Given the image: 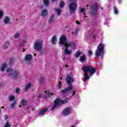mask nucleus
<instances>
[{
    "instance_id": "obj_1",
    "label": "nucleus",
    "mask_w": 127,
    "mask_h": 127,
    "mask_svg": "<svg viewBox=\"0 0 127 127\" xmlns=\"http://www.w3.org/2000/svg\"><path fill=\"white\" fill-rule=\"evenodd\" d=\"M82 70L84 73V78L85 81H87L90 79V76L95 74L96 68L92 67L91 66H84L82 67ZM88 73H90L89 76L88 75Z\"/></svg>"
},
{
    "instance_id": "obj_2",
    "label": "nucleus",
    "mask_w": 127,
    "mask_h": 127,
    "mask_svg": "<svg viewBox=\"0 0 127 127\" xmlns=\"http://www.w3.org/2000/svg\"><path fill=\"white\" fill-rule=\"evenodd\" d=\"M104 53V44L100 43L99 44L97 49L96 51L95 55L97 58H99L102 54Z\"/></svg>"
},
{
    "instance_id": "obj_3",
    "label": "nucleus",
    "mask_w": 127,
    "mask_h": 127,
    "mask_svg": "<svg viewBox=\"0 0 127 127\" xmlns=\"http://www.w3.org/2000/svg\"><path fill=\"white\" fill-rule=\"evenodd\" d=\"M69 12L70 14H72L75 12L76 9H77V2H71L69 6Z\"/></svg>"
},
{
    "instance_id": "obj_4",
    "label": "nucleus",
    "mask_w": 127,
    "mask_h": 127,
    "mask_svg": "<svg viewBox=\"0 0 127 127\" xmlns=\"http://www.w3.org/2000/svg\"><path fill=\"white\" fill-rule=\"evenodd\" d=\"M34 48L35 50L39 51L42 49V41L38 40L35 42Z\"/></svg>"
},
{
    "instance_id": "obj_5",
    "label": "nucleus",
    "mask_w": 127,
    "mask_h": 127,
    "mask_svg": "<svg viewBox=\"0 0 127 127\" xmlns=\"http://www.w3.org/2000/svg\"><path fill=\"white\" fill-rule=\"evenodd\" d=\"M62 100L60 98H57L54 103V106L51 108L52 111H54L58 106H61L62 105Z\"/></svg>"
},
{
    "instance_id": "obj_6",
    "label": "nucleus",
    "mask_w": 127,
    "mask_h": 127,
    "mask_svg": "<svg viewBox=\"0 0 127 127\" xmlns=\"http://www.w3.org/2000/svg\"><path fill=\"white\" fill-rule=\"evenodd\" d=\"M18 75H19V72L16 70H15L8 74V76L11 77L13 79H16V78L18 77Z\"/></svg>"
},
{
    "instance_id": "obj_7",
    "label": "nucleus",
    "mask_w": 127,
    "mask_h": 127,
    "mask_svg": "<svg viewBox=\"0 0 127 127\" xmlns=\"http://www.w3.org/2000/svg\"><path fill=\"white\" fill-rule=\"evenodd\" d=\"M65 81L68 86H72V83L74 82V78L70 75H67L65 78Z\"/></svg>"
},
{
    "instance_id": "obj_8",
    "label": "nucleus",
    "mask_w": 127,
    "mask_h": 127,
    "mask_svg": "<svg viewBox=\"0 0 127 127\" xmlns=\"http://www.w3.org/2000/svg\"><path fill=\"white\" fill-rule=\"evenodd\" d=\"M60 42L62 45L67 44V38L65 36H62L60 38Z\"/></svg>"
},
{
    "instance_id": "obj_9",
    "label": "nucleus",
    "mask_w": 127,
    "mask_h": 127,
    "mask_svg": "<svg viewBox=\"0 0 127 127\" xmlns=\"http://www.w3.org/2000/svg\"><path fill=\"white\" fill-rule=\"evenodd\" d=\"M70 114H71V108H70V107H67L63 111V115H64V116H68L70 115Z\"/></svg>"
},
{
    "instance_id": "obj_10",
    "label": "nucleus",
    "mask_w": 127,
    "mask_h": 127,
    "mask_svg": "<svg viewBox=\"0 0 127 127\" xmlns=\"http://www.w3.org/2000/svg\"><path fill=\"white\" fill-rule=\"evenodd\" d=\"M73 90V86H68L66 88H65L64 90H62L60 91L61 93H62L63 95L64 94H66L67 92Z\"/></svg>"
},
{
    "instance_id": "obj_11",
    "label": "nucleus",
    "mask_w": 127,
    "mask_h": 127,
    "mask_svg": "<svg viewBox=\"0 0 127 127\" xmlns=\"http://www.w3.org/2000/svg\"><path fill=\"white\" fill-rule=\"evenodd\" d=\"M93 6H94V8L91 9V14L96 15L97 14V11L98 10V5L97 4H94Z\"/></svg>"
},
{
    "instance_id": "obj_12",
    "label": "nucleus",
    "mask_w": 127,
    "mask_h": 127,
    "mask_svg": "<svg viewBox=\"0 0 127 127\" xmlns=\"http://www.w3.org/2000/svg\"><path fill=\"white\" fill-rule=\"evenodd\" d=\"M15 62V59L12 57H11L9 61H8V64L10 66H13L14 64V62Z\"/></svg>"
},
{
    "instance_id": "obj_13",
    "label": "nucleus",
    "mask_w": 127,
    "mask_h": 127,
    "mask_svg": "<svg viewBox=\"0 0 127 127\" xmlns=\"http://www.w3.org/2000/svg\"><path fill=\"white\" fill-rule=\"evenodd\" d=\"M39 83H40L41 85H44V84H45V77L43 76H40Z\"/></svg>"
},
{
    "instance_id": "obj_14",
    "label": "nucleus",
    "mask_w": 127,
    "mask_h": 127,
    "mask_svg": "<svg viewBox=\"0 0 127 127\" xmlns=\"http://www.w3.org/2000/svg\"><path fill=\"white\" fill-rule=\"evenodd\" d=\"M48 14V11L47 10V9H43L41 13V15L43 17H46Z\"/></svg>"
},
{
    "instance_id": "obj_15",
    "label": "nucleus",
    "mask_w": 127,
    "mask_h": 127,
    "mask_svg": "<svg viewBox=\"0 0 127 127\" xmlns=\"http://www.w3.org/2000/svg\"><path fill=\"white\" fill-rule=\"evenodd\" d=\"M45 93L46 94L45 97L47 99H48V98H50L51 96H53V93H51V92L50 91L46 90L45 91Z\"/></svg>"
},
{
    "instance_id": "obj_16",
    "label": "nucleus",
    "mask_w": 127,
    "mask_h": 127,
    "mask_svg": "<svg viewBox=\"0 0 127 127\" xmlns=\"http://www.w3.org/2000/svg\"><path fill=\"white\" fill-rule=\"evenodd\" d=\"M32 59H33L32 55H31V54H27L25 57V60L26 61H31Z\"/></svg>"
},
{
    "instance_id": "obj_17",
    "label": "nucleus",
    "mask_w": 127,
    "mask_h": 127,
    "mask_svg": "<svg viewBox=\"0 0 127 127\" xmlns=\"http://www.w3.org/2000/svg\"><path fill=\"white\" fill-rule=\"evenodd\" d=\"M47 111H48V108H44L43 109H42L39 113V116H43V114H44V113H46V112H47Z\"/></svg>"
},
{
    "instance_id": "obj_18",
    "label": "nucleus",
    "mask_w": 127,
    "mask_h": 127,
    "mask_svg": "<svg viewBox=\"0 0 127 127\" xmlns=\"http://www.w3.org/2000/svg\"><path fill=\"white\" fill-rule=\"evenodd\" d=\"M31 87V83H29L27 84L24 88V91L25 92H27L29 89Z\"/></svg>"
},
{
    "instance_id": "obj_19",
    "label": "nucleus",
    "mask_w": 127,
    "mask_h": 127,
    "mask_svg": "<svg viewBox=\"0 0 127 127\" xmlns=\"http://www.w3.org/2000/svg\"><path fill=\"white\" fill-rule=\"evenodd\" d=\"M7 64L3 63L2 64L0 70L2 72H3V71H4V70H5V68H7Z\"/></svg>"
},
{
    "instance_id": "obj_20",
    "label": "nucleus",
    "mask_w": 127,
    "mask_h": 127,
    "mask_svg": "<svg viewBox=\"0 0 127 127\" xmlns=\"http://www.w3.org/2000/svg\"><path fill=\"white\" fill-rule=\"evenodd\" d=\"M79 61L84 63L86 61V55L84 54L80 57L79 59Z\"/></svg>"
},
{
    "instance_id": "obj_21",
    "label": "nucleus",
    "mask_w": 127,
    "mask_h": 127,
    "mask_svg": "<svg viewBox=\"0 0 127 127\" xmlns=\"http://www.w3.org/2000/svg\"><path fill=\"white\" fill-rule=\"evenodd\" d=\"M10 19L9 17L6 16L4 19V24H7V23H10Z\"/></svg>"
},
{
    "instance_id": "obj_22",
    "label": "nucleus",
    "mask_w": 127,
    "mask_h": 127,
    "mask_svg": "<svg viewBox=\"0 0 127 127\" xmlns=\"http://www.w3.org/2000/svg\"><path fill=\"white\" fill-rule=\"evenodd\" d=\"M10 43L8 41H7L5 43V44L3 45V49H7L8 48V46H9Z\"/></svg>"
},
{
    "instance_id": "obj_23",
    "label": "nucleus",
    "mask_w": 127,
    "mask_h": 127,
    "mask_svg": "<svg viewBox=\"0 0 127 127\" xmlns=\"http://www.w3.org/2000/svg\"><path fill=\"white\" fill-rule=\"evenodd\" d=\"M20 105H21V106H22L23 107H24V106H26V105H27V101L23 99L20 102Z\"/></svg>"
},
{
    "instance_id": "obj_24",
    "label": "nucleus",
    "mask_w": 127,
    "mask_h": 127,
    "mask_svg": "<svg viewBox=\"0 0 127 127\" xmlns=\"http://www.w3.org/2000/svg\"><path fill=\"white\" fill-rule=\"evenodd\" d=\"M68 45L69 47H71L72 49H74V48H76V44L74 42L70 43Z\"/></svg>"
},
{
    "instance_id": "obj_25",
    "label": "nucleus",
    "mask_w": 127,
    "mask_h": 127,
    "mask_svg": "<svg viewBox=\"0 0 127 127\" xmlns=\"http://www.w3.org/2000/svg\"><path fill=\"white\" fill-rule=\"evenodd\" d=\"M54 19V15H52V16L50 17L48 22L49 23H53V20Z\"/></svg>"
},
{
    "instance_id": "obj_26",
    "label": "nucleus",
    "mask_w": 127,
    "mask_h": 127,
    "mask_svg": "<svg viewBox=\"0 0 127 127\" xmlns=\"http://www.w3.org/2000/svg\"><path fill=\"white\" fill-rule=\"evenodd\" d=\"M44 4L46 5V6H48L49 4H50V2L49 0H43Z\"/></svg>"
},
{
    "instance_id": "obj_27",
    "label": "nucleus",
    "mask_w": 127,
    "mask_h": 127,
    "mask_svg": "<svg viewBox=\"0 0 127 127\" xmlns=\"http://www.w3.org/2000/svg\"><path fill=\"white\" fill-rule=\"evenodd\" d=\"M82 54V53L80 52V51H78L76 52V53L75 54V58H78Z\"/></svg>"
},
{
    "instance_id": "obj_28",
    "label": "nucleus",
    "mask_w": 127,
    "mask_h": 127,
    "mask_svg": "<svg viewBox=\"0 0 127 127\" xmlns=\"http://www.w3.org/2000/svg\"><path fill=\"white\" fill-rule=\"evenodd\" d=\"M56 11L57 12L58 15H61L62 14V10L60 8L56 9Z\"/></svg>"
},
{
    "instance_id": "obj_29",
    "label": "nucleus",
    "mask_w": 127,
    "mask_h": 127,
    "mask_svg": "<svg viewBox=\"0 0 127 127\" xmlns=\"http://www.w3.org/2000/svg\"><path fill=\"white\" fill-rule=\"evenodd\" d=\"M56 36H54L53 38H52V44H54V45H55V44H56Z\"/></svg>"
},
{
    "instance_id": "obj_30",
    "label": "nucleus",
    "mask_w": 127,
    "mask_h": 127,
    "mask_svg": "<svg viewBox=\"0 0 127 127\" xmlns=\"http://www.w3.org/2000/svg\"><path fill=\"white\" fill-rule=\"evenodd\" d=\"M64 53L66 54V55H70V54H72V52L71 51L67 50L66 51H64Z\"/></svg>"
},
{
    "instance_id": "obj_31",
    "label": "nucleus",
    "mask_w": 127,
    "mask_h": 127,
    "mask_svg": "<svg viewBox=\"0 0 127 127\" xmlns=\"http://www.w3.org/2000/svg\"><path fill=\"white\" fill-rule=\"evenodd\" d=\"M64 6L65 2H64V1H61L60 3V7H61V8H63V7H64Z\"/></svg>"
},
{
    "instance_id": "obj_32",
    "label": "nucleus",
    "mask_w": 127,
    "mask_h": 127,
    "mask_svg": "<svg viewBox=\"0 0 127 127\" xmlns=\"http://www.w3.org/2000/svg\"><path fill=\"white\" fill-rule=\"evenodd\" d=\"M114 11L115 14H119V10L116 6H114Z\"/></svg>"
},
{
    "instance_id": "obj_33",
    "label": "nucleus",
    "mask_w": 127,
    "mask_h": 127,
    "mask_svg": "<svg viewBox=\"0 0 127 127\" xmlns=\"http://www.w3.org/2000/svg\"><path fill=\"white\" fill-rule=\"evenodd\" d=\"M64 45V47L65 48L64 51H66L67 50H68V49H69V47H70V46H69V44L68 45V44H65Z\"/></svg>"
},
{
    "instance_id": "obj_34",
    "label": "nucleus",
    "mask_w": 127,
    "mask_h": 127,
    "mask_svg": "<svg viewBox=\"0 0 127 127\" xmlns=\"http://www.w3.org/2000/svg\"><path fill=\"white\" fill-rule=\"evenodd\" d=\"M15 99V97L13 96H10L9 97V101H13Z\"/></svg>"
},
{
    "instance_id": "obj_35",
    "label": "nucleus",
    "mask_w": 127,
    "mask_h": 127,
    "mask_svg": "<svg viewBox=\"0 0 127 127\" xmlns=\"http://www.w3.org/2000/svg\"><path fill=\"white\" fill-rule=\"evenodd\" d=\"M15 105H16V101H14L13 103L11 104V108H14Z\"/></svg>"
},
{
    "instance_id": "obj_36",
    "label": "nucleus",
    "mask_w": 127,
    "mask_h": 127,
    "mask_svg": "<svg viewBox=\"0 0 127 127\" xmlns=\"http://www.w3.org/2000/svg\"><path fill=\"white\" fill-rule=\"evenodd\" d=\"M78 29H76L74 31V34L75 35L74 36L75 37H77L78 36Z\"/></svg>"
},
{
    "instance_id": "obj_37",
    "label": "nucleus",
    "mask_w": 127,
    "mask_h": 127,
    "mask_svg": "<svg viewBox=\"0 0 127 127\" xmlns=\"http://www.w3.org/2000/svg\"><path fill=\"white\" fill-rule=\"evenodd\" d=\"M15 38H19V33H16L14 35Z\"/></svg>"
},
{
    "instance_id": "obj_38",
    "label": "nucleus",
    "mask_w": 127,
    "mask_h": 127,
    "mask_svg": "<svg viewBox=\"0 0 127 127\" xmlns=\"http://www.w3.org/2000/svg\"><path fill=\"white\" fill-rule=\"evenodd\" d=\"M61 88H62V82L59 81V89H61Z\"/></svg>"
},
{
    "instance_id": "obj_39",
    "label": "nucleus",
    "mask_w": 127,
    "mask_h": 127,
    "mask_svg": "<svg viewBox=\"0 0 127 127\" xmlns=\"http://www.w3.org/2000/svg\"><path fill=\"white\" fill-rule=\"evenodd\" d=\"M86 9H85L84 8H80V12H81V13H83V12H85V11H86Z\"/></svg>"
},
{
    "instance_id": "obj_40",
    "label": "nucleus",
    "mask_w": 127,
    "mask_h": 127,
    "mask_svg": "<svg viewBox=\"0 0 127 127\" xmlns=\"http://www.w3.org/2000/svg\"><path fill=\"white\" fill-rule=\"evenodd\" d=\"M15 92L17 94H20V89H19V88H16V90H15Z\"/></svg>"
},
{
    "instance_id": "obj_41",
    "label": "nucleus",
    "mask_w": 127,
    "mask_h": 127,
    "mask_svg": "<svg viewBox=\"0 0 127 127\" xmlns=\"http://www.w3.org/2000/svg\"><path fill=\"white\" fill-rule=\"evenodd\" d=\"M12 70H13V69H12V68H11V69L8 68V69H7L6 72H7V73H9V72H12Z\"/></svg>"
},
{
    "instance_id": "obj_42",
    "label": "nucleus",
    "mask_w": 127,
    "mask_h": 127,
    "mask_svg": "<svg viewBox=\"0 0 127 127\" xmlns=\"http://www.w3.org/2000/svg\"><path fill=\"white\" fill-rule=\"evenodd\" d=\"M3 16V12L0 11V18H1Z\"/></svg>"
},
{
    "instance_id": "obj_43",
    "label": "nucleus",
    "mask_w": 127,
    "mask_h": 127,
    "mask_svg": "<svg viewBox=\"0 0 127 127\" xmlns=\"http://www.w3.org/2000/svg\"><path fill=\"white\" fill-rule=\"evenodd\" d=\"M93 54V53L92 52V51H89L88 52V55L89 56H91V55Z\"/></svg>"
},
{
    "instance_id": "obj_44",
    "label": "nucleus",
    "mask_w": 127,
    "mask_h": 127,
    "mask_svg": "<svg viewBox=\"0 0 127 127\" xmlns=\"http://www.w3.org/2000/svg\"><path fill=\"white\" fill-rule=\"evenodd\" d=\"M70 98H66L64 100H65V102L66 103H68L69 102V100H70Z\"/></svg>"
},
{
    "instance_id": "obj_45",
    "label": "nucleus",
    "mask_w": 127,
    "mask_h": 127,
    "mask_svg": "<svg viewBox=\"0 0 127 127\" xmlns=\"http://www.w3.org/2000/svg\"><path fill=\"white\" fill-rule=\"evenodd\" d=\"M66 103H67L66 102V101L64 100H62V105H63V104H66Z\"/></svg>"
},
{
    "instance_id": "obj_46",
    "label": "nucleus",
    "mask_w": 127,
    "mask_h": 127,
    "mask_svg": "<svg viewBox=\"0 0 127 127\" xmlns=\"http://www.w3.org/2000/svg\"><path fill=\"white\" fill-rule=\"evenodd\" d=\"M76 24H77L78 25H80V24H81V23H80V22H79V21L77 20L76 21Z\"/></svg>"
},
{
    "instance_id": "obj_47",
    "label": "nucleus",
    "mask_w": 127,
    "mask_h": 127,
    "mask_svg": "<svg viewBox=\"0 0 127 127\" xmlns=\"http://www.w3.org/2000/svg\"><path fill=\"white\" fill-rule=\"evenodd\" d=\"M70 2H76V0H69Z\"/></svg>"
},
{
    "instance_id": "obj_48",
    "label": "nucleus",
    "mask_w": 127,
    "mask_h": 127,
    "mask_svg": "<svg viewBox=\"0 0 127 127\" xmlns=\"http://www.w3.org/2000/svg\"><path fill=\"white\" fill-rule=\"evenodd\" d=\"M76 95V92L74 91H72V96H75Z\"/></svg>"
},
{
    "instance_id": "obj_49",
    "label": "nucleus",
    "mask_w": 127,
    "mask_h": 127,
    "mask_svg": "<svg viewBox=\"0 0 127 127\" xmlns=\"http://www.w3.org/2000/svg\"><path fill=\"white\" fill-rule=\"evenodd\" d=\"M8 119V116H7V115H6L5 116V121H6V120H7Z\"/></svg>"
},
{
    "instance_id": "obj_50",
    "label": "nucleus",
    "mask_w": 127,
    "mask_h": 127,
    "mask_svg": "<svg viewBox=\"0 0 127 127\" xmlns=\"http://www.w3.org/2000/svg\"><path fill=\"white\" fill-rule=\"evenodd\" d=\"M42 97V95L41 94H40L39 96H38V98L39 99H41V98Z\"/></svg>"
},
{
    "instance_id": "obj_51",
    "label": "nucleus",
    "mask_w": 127,
    "mask_h": 127,
    "mask_svg": "<svg viewBox=\"0 0 127 127\" xmlns=\"http://www.w3.org/2000/svg\"><path fill=\"white\" fill-rule=\"evenodd\" d=\"M25 49H23L22 52H25Z\"/></svg>"
},
{
    "instance_id": "obj_52",
    "label": "nucleus",
    "mask_w": 127,
    "mask_h": 127,
    "mask_svg": "<svg viewBox=\"0 0 127 127\" xmlns=\"http://www.w3.org/2000/svg\"><path fill=\"white\" fill-rule=\"evenodd\" d=\"M1 109H4V106H2V107H1Z\"/></svg>"
},
{
    "instance_id": "obj_53",
    "label": "nucleus",
    "mask_w": 127,
    "mask_h": 127,
    "mask_svg": "<svg viewBox=\"0 0 127 127\" xmlns=\"http://www.w3.org/2000/svg\"><path fill=\"white\" fill-rule=\"evenodd\" d=\"M65 67H66V68H68V64H66V65H65Z\"/></svg>"
},
{
    "instance_id": "obj_54",
    "label": "nucleus",
    "mask_w": 127,
    "mask_h": 127,
    "mask_svg": "<svg viewBox=\"0 0 127 127\" xmlns=\"http://www.w3.org/2000/svg\"><path fill=\"white\" fill-rule=\"evenodd\" d=\"M60 80H62V77H60Z\"/></svg>"
},
{
    "instance_id": "obj_55",
    "label": "nucleus",
    "mask_w": 127,
    "mask_h": 127,
    "mask_svg": "<svg viewBox=\"0 0 127 127\" xmlns=\"http://www.w3.org/2000/svg\"><path fill=\"white\" fill-rule=\"evenodd\" d=\"M83 13L84 15H86V13H85V12H83Z\"/></svg>"
},
{
    "instance_id": "obj_56",
    "label": "nucleus",
    "mask_w": 127,
    "mask_h": 127,
    "mask_svg": "<svg viewBox=\"0 0 127 127\" xmlns=\"http://www.w3.org/2000/svg\"><path fill=\"white\" fill-rule=\"evenodd\" d=\"M53 1H57V0H52Z\"/></svg>"
},
{
    "instance_id": "obj_57",
    "label": "nucleus",
    "mask_w": 127,
    "mask_h": 127,
    "mask_svg": "<svg viewBox=\"0 0 127 127\" xmlns=\"http://www.w3.org/2000/svg\"><path fill=\"white\" fill-rule=\"evenodd\" d=\"M19 108H21L22 106H20V105H19Z\"/></svg>"
},
{
    "instance_id": "obj_58",
    "label": "nucleus",
    "mask_w": 127,
    "mask_h": 127,
    "mask_svg": "<svg viewBox=\"0 0 127 127\" xmlns=\"http://www.w3.org/2000/svg\"><path fill=\"white\" fill-rule=\"evenodd\" d=\"M1 113V110H0V115Z\"/></svg>"
},
{
    "instance_id": "obj_59",
    "label": "nucleus",
    "mask_w": 127,
    "mask_h": 127,
    "mask_svg": "<svg viewBox=\"0 0 127 127\" xmlns=\"http://www.w3.org/2000/svg\"><path fill=\"white\" fill-rule=\"evenodd\" d=\"M86 6H87V7H88V6H90V5H87Z\"/></svg>"
},
{
    "instance_id": "obj_60",
    "label": "nucleus",
    "mask_w": 127,
    "mask_h": 127,
    "mask_svg": "<svg viewBox=\"0 0 127 127\" xmlns=\"http://www.w3.org/2000/svg\"><path fill=\"white\" fill-rule=\"evenodd\" d=\"M72 34H74V32H71Z\"/></svg>"
},
{
    "instance_id": "obj_61",
    "label": "nucleus",
    "mask_w": 127,
    "mask_h": 127,
    "mask_svg": "<svg viewBox=\"0 0 127 127\" xmlns=\"http://www.w3.org/2000/svg\"><path fill=\"white\" fill-rule=\"evenodd\" d=\"M34 56H36V54H34Z\"/></svg>"
},
{
    "instance_id": "obj_62",
    "label": "nucleus",
    "mask_w": 127,
    "mask_h": 127,
    "mask_svg": "<svg viewBox=\"0 0 127 127\" xmlns=\"http://www.w3.org/2000/svg\"><path fill=\"white\" fill-rule=\"evenodd\" d=\"M70 127H74V126H71Z\"/></svg>"
},
{
    "instance_id": "obj_63",
    "label": "nucleus",
    "mask_w": 127,
    "mask_h": 127,
    "mask_svg": "<svg viewBox=\"0 0 127 127\" xmlns=\"http://www.w3.org/2000/svg\"><path fill=\"white\" fill-rule=\"evenodd\" d=\"M93 38H95V35H93Z\"/></svg>"
},
{
    "instance_id": "obj_64",
    "label": "nucleus",
    "mask_w": 127,
    "mask_h": 127,
    "mask_svg": "<svg viewBox=\"0 0 127 127\" xmlns=\"http://www.w3.org/2000/svg\"><path fill=\"white\" fill-rule=\"evenodd\" d=\"M84 17H87V16H85V15Z\"/></svg>"
}]
</instances>
